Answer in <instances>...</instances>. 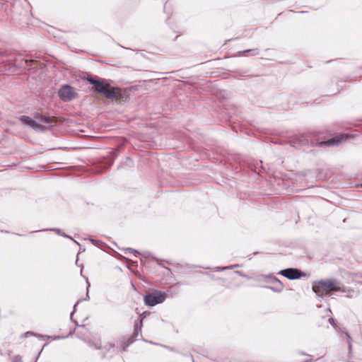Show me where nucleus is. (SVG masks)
I'll return each instance as SVG.
<instances>
[{
	"label": "nucleus",
	"instance_id": "obj_1",
	"mask_svg": "<svg viewBox=\"0 0 362 362\" xmlns=\"http://www.w3.org/2000/svg\"><path fill=\"white\" fill-rule=\"evenodd\" d=\"M313 291L318 296L323 297L331 292H346L344 286L334 279H329L315 282L313 285Z\"/></svg>",
	"mask_w": 362,
	"mask_h": 362
},
{
	"label": "nucleus",
	"instance_id": "obj_2",
	"mask_svg": "<svg viewBox=\"0 0 362 362\" xmlns=\"http://www.w3.org/2000/svg\"><path fill=\"white\" fill-rule=\"evenodd\" d=\"M87 81L94 86V90L102 94L108 99H118L121 95V90L112 87L104 79H94L91 76L87 77Z\"/></svg>",
	"mask_w": 362,
	"mask_h": 362
},
{
	"label": "nucleus",
	"instance_id": "obj_3",
	"mask_svg": "<svg viewBox=\"0 0 362 362\" xmlns=\"http://www.w3.org/2000/svg\"><path fill=\"white\" fill-rule=\"evenodd\" d=\"M165 298L166 294L164 292L156 291L145 296L144 303L148 306H154L163 303Z\"/></svg>",
	"mask_w": 362,
	"mask_h": 362
},
{
	"label": "nucleus",
	"instance_id": "obj_4",
	"mask_svg": "<svg viewBox=\"0 0 362 362\" xmlns=\"http://www.w3.org/2000/svg\"><path fill=\"white\" fill-rule=\"evenodd\" d=\"M58 95L62 100L67 102L77 98L78 93L72 86L63 85L58 91Z\"/></svg>",
	"mask_w": 362,
	"mask_h": 362
},
{
	"label": "nucleus",
	"instance_id": "obj_5",
	"mask_svg": "<svg viewBox=\"0 0 362 362\" xmlns=\"http://www.w3.org/2000/svg\"><path fill=\"white\" fill-rule=\"evenodd\" d=\"M265 281L267 285L264 286V288H269L274 292H281L284 289V285L277 278L274 276H267Z\"/></svg>",
	"mask_w": 362,
	"mask_h": 362
},
{
	"label": "nucleus",
	"instance_id": "obj_6",
	"mask_svg": "<svg viewBox=\"0 0 362 362\" xmlns=\"http://www.w3.org/2000/svg\"><path fill=\"white\" fill-rule=\"evenodd\" d=\"M279 274H281L290 280L298 279L305 276V274L301 272L300 270L293 268L281 270L279 272Z\"/></svg>",
	"mask_w": 362,
	"mask_h": 362
},
{
	"label": "nucleus",
	"instance_id": "obj_7",
	"mask_svg": "<svg viewBox=\"0 0 362 362\" xmlns=\"http://www.w3.org/2000/svg\"><path fill=\"white\" fill-rule=\"evenodd\" d=\"M20 120L22 122L23 124L30 127L35 131H45L46 129L45 127L37 123L36 121H35L28 116H21Z\"/></svg>",
	"mask_w": 362,
	"mask_h": 362
},
{
	"label": "nucleus",
	"instance_id": "obj_8",
	"mask_svg": "<svg viewBox=\"0 0 362 362\" xmlns=\"http://www.w3.org/2000/svg\"><path fill=\"white\" fill-rule=\"evenodd\" d=\"M143 318L139 322H136L134 324V330L133 334L128 338L127 343L122 346V351H125L126 348L135 341V338L138 337L141 332Z\"/></svg>",
	"mask_w": 362,
	"mask_h": 362
},
{
	"label": "nucleus",
	"instance_id": "obj_9",
	"mask_svg": "<svg viewBox=\"0 0 362 362\" xmlns=\"http://www.w3.org/2000/svg\"><path fill=\"white\" fill-rule=\"evenodd\" d=\"M348 136H349L347 134H341L339 136H337L332 139H330L327 141L320 142L318 144L320 146H330L338 145L341 141L348 138Z\"/></svg>",
	"mask_w": 362,
	"mask_h": 362
},
{
	"label": "nucleus",
	"instance_id": "obj_10",
	"mask_svg": "<svg viewBox=\"0 0 362 362\" xmlns=\"http://www.w3.org/2000/svg\"><path fill=\"white\" fill-rule=\"evenodd\" d=\"M35 117L38 119L39 122L45 124H50L52 122V119L49 117L43 115H37Z\"/></svg>",
	"mask_w": 362,
	"mask_h": 362
},
{
	"label": "nucleus",
	"instance_id": "obj_11",
	"mask_svg": "<svg viewBox=\"0 0 362 362\" xmlns=\"http://www.w3.org/2000/svg\"><path fill=\"white\" fill-rule=\"evenodd\" d=\"M126 251L129 253H134V254H136V253H138V252L132 248H127L126 249Z\"/></svg>",
	"mask_w": 362,
	"mask_h": 362
},
{
	"label": "nucleus",
	"instance_id": "obj_12",
	"mask_svg": "<svg viewBox=\"0 0 362 362\" xmlns=\"http://www.w3.org/2000/svg\"><path fill=\"white\" fill-rule=\"evenodd\" d=\"M329 323H330L332 326H334V327H335V326H336L335 321H334V320L333 318H329Z\"/></svg>",
	"mask_w": 362,
	"mask_h": 362
},
{
	"label": "nucleus",
	"instance_id": "obj_13",
	"mask_svg": "<svg viewBox=\"0 0 362 362\" xmlns=\"http://www.w3.org/2000/svg\"><path fill=\"white\" fill-rule=\"evenodd\" d=\"M250 52H255V53L254 54H256L257 53L256 52V50H255V49H247V50L244 51V53Z\"/></svg>",
	"mask_w": 362,
	"mask_h": 362
}]
</instances>
